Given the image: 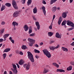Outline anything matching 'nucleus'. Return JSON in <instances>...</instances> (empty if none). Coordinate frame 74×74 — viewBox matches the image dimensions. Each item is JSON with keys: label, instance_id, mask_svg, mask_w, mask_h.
<instances>
[{"label": "nucleus", "instance_id": "1", "mask_svg": "<svg viewBox=\"0 0 74 74\" xmlns=\"http://www.w3.org/2000/svg\"><path fill=\"white\" fill-rule=\"evenodd\" d=\"M27 53H28V57L29 60L32 62H34V59L33 58V54L30 52L28 51Z\"/></svg>", "mask_w": 74, "mask_h": 74}, {"label": "nucleus", "instance_id": "2", "mask_svg": "<svg viewBox=\"0 0 74 74\" xmlns=\"http://www.w3.org/2000/svg\"><path fill=\"white\" fill-rule=\"evenodd\" d=\"M42 51L44 52V54H45V55H46V56H47V58H50L51 57V54L50 53L48 52V50L45 49L42 50Z\"/></svg>", "mask_w": 74, "mask_h": 74}, {"label": "nucleus", "instance_id": "3", "mask_svg": "<svg viewBox=\"0 0 74 74\" xmlns=\"http://www.w3.org/2000/svg\"><path fill=\"white\" fill-rule=\"evenodd\" d=\"M67 24L69 26H70L71 27H72L73 29H74V24L73 22L70 21L69 20H68L67 21Z\"/></svg>", "mask_w": 74, "mask_h": 74}, {"label": "nucleus", "instance_id": "4", "mask_svg": "<svg viewBox=\"0 0 74 74\" xmlns=\"http://www.w3.org/2000/svg\"><path fill=\"white\" fill-rule=\"evenodd\" d=\"M21 13V11H17L15 12L13 14V16L14 18H16V17H17L18 16V15L19 14Z\"/></svg>", "mask_w": 74, "mask_h": 74}, {"label": "nucleus", "instance_id": "5", "mask_svg": "<svg viewBox=\"0 0 74 74\" xmlns=\"http://www.w3.org/2000/svg\"><path fill=\"white\" fill-rule=\"evenodd\" d=\"M55 15H53V19L52 20V22L51 24V25L50 26H49V28L50 29H51V30H52V25H53V20H54L55 18Z\"/></svg>", "mask_w": 74, "mask_h": 74}, {"label": "nucleus", "instance_id": "6", "mask_svg": "<svg viewBox=\"0 0 74 74\" xmlns=\"http://www.w3.org/2000/svg\"><path fill=\"white\" fill-rule=\"evenodd\" d=\"M68 11L64 12L62 14V16L63 18H66L67 16V14H68Z\"/></svg>", "mask_w": 74, "mask_h": 74}, {"label": "nucleus", "instance_id": "7", "mask_svg": "<svg viewBox=\"0 0 74 74\" xmlns=\"http://www.w3.org/2000/svg\"><path fill=\"white\" fill-rule=\"evenodd\" d=\"M56 37L58 38H61V37H62V35H60L59 33L57 32L56 34Z\"/></svg>", "mask_w": 74, "mask_h": 74}, {"label": "nucleus", "instance_id": "8", "mask_svg": "<svg viewBox=\"0 0 74 74\" xmlns=\"http://www.w3.org/2000/svg\"><path fill=\"white\" fill-rule=\"evenodd\" d=\"M35 24L36 26H37V29L39 30L40 28V25L39 24V23L37 21L35 22Z\"/></svg>", "mask_w": 74, "mask_h": 74}, {"label": "nucleus", "instance_id": "9", "mask_svg": "<svg viewBox=\"0 0 74 74\" xmlns=\"http://www.w3.org/2000/svg\"><path fill=\"white\" fill-rule=\"evenodd\" d=\"M23 28L24 29V30H25V32H26L28 30L29 27L27 25H25L24 26Z\"/></svg>", "mask_w": 74, "mask_h": 74}, {"label": "nucleus", "instance_id": "10", "mask_svg": "<svg viewBox=\"0 0 74 74\" xmlns=\"http://www.w3.org/2000/svg\"><path fill=\"white\" fill-rule=\"evenodd\" d=\"M11 70H12V71L14 73V74H17V73H18V71H17L16 69H14L13 68H11Z\"/></svg>", "mask_w": 74, "mask_h": 74}, {"label": "nucleus", "instance_id": "11", "mask_svg": "<svg viewBox=\"0 0 74 74\" xmlns=\"http://www.w3.org/2000/svg\"><path fill=\"white\" fill-rule=\"evenodd\" d=\"M12 26H14V27H15V25L18 26V23H16V21H14L12 23Z\"/></svg>", "mask_w": 74, "mask_h": 74}, {"label": "nucleus", "instance_id": "12", "mask_svg": "<svg viewBox=\"0 0 74 74\" xmlns=\"http://www.w3.org/2000/svg\"><path fill=\"white\" fill-rule=\"evenodd\" d=\"M25 63V61L23 60H20V61L18 62V64L20 65H22L23 64Z\"/></svg>", "mask_w": 74, "mask_h": 74}, {"label": "nucleus", "instance_id": "13", "mask_svg": "<svg viewBox=\"0 0 74 74\" xmlns=\"http://www.w3.org/2000/svg\"><path fill=\"white\" fill-rule=\"evenodd\" d=\"M62 21V17H60L58 21V23L59 25H60V23H61Z\"/></svg>", "mask_w": 74, "mask_h": 74}, {"label": "nucleus", "instance_id": "14", "mask_svg": "<svg viewBox=\"0 0 74 74\" xmlns=\"http://www.w3.org/2000/svg\"><path fill=\"white\" fill-rule=\"evenodd\" d=\"M28 40L30 42H35V40L32 39L31 38H28Z\"/></svg>", "mask_w": 74, "mask_h": 74}, {"label": "nucleus", "instance_id": "15", "mask_svg": "<svg viewBox=\"0 0 74 74\" xmlns=\"http://www.w3.org/2000/svg\"><path fill=\"white\" fill-rule=\"evenodd\" d=\"M11 50V49L9 48H7L6 49H5L4 50V51H3V53L4 52H8L10 51Z\"/></svg>", "mask_w": 74, "mask_h": 74}, {"label": "nucleus", "instance_id": "16", "mask_svg": "<svg viewBox=\"0 0 74 74\" xmlns=\"http://www.w3.org/2000/svg\"><path fill=\"white\" fill-rule=\"evenodd\" d=\"M56 71L57 72H65V71L64 70H63L62 69H57Z\"/></svg>", "mask_w": 74, "mask_h": 74}, {"label": "nucleus", "instance_id": "17", "mask_svg": "<svg viewBox=\"0 0 74 74\" xmlns=\"http://www.w3.org/2000/svg\"><path fill=\"white\" fill-rule=\"evenodd\" d=\"M62 49L63 51H65V52H68V49L67 48H66L64 47H62Z\"/></svg>", "mask_w": 74, "mask_h": 74}, {"label": "nucleus", "instance_id": "18", "mask_svg": "<svg viewBox=\"0 0 74 74\" xmlns=\"http://www.w3.org/2000/svg\"><path fill=\"white\" fill-rule=\"evenodd\" d=\"M32 2V0H28L27 3V5L28 6L30 5L31 4Z\"/></svg>", "mask_w": 74, "mask_h": 74}, {"label": "nucleus", "instance_id": "19", "mask_svg": "<svg viewBox=\"0 0 74 74\" xmlns=\"http://www.w3.org/2000/svg\"><path fill=\"white\" fill-rule=\"evenodd\" d=\"M54 34V33L53 32H48V34L49 36V37H51L52 36H53V34Z\"/></svg>", "mask_w": 74, "mask_h": 74}, {"label": "nucleus", "instance_id": "20", "mask_svg": "<svg viewBox=\"0 0 74 74\" xmlns=\"http://www.w3.org/2000/svg\"><path fill=\"white\" fill-rule=\"evenodd\" d=\"M49 71V70L45 69L43 71V74H45Z\"/></svg>", "mask_w": 74, "mask_h": 74}, {"label": "nucleus", "instance_id": "21", "mask_svg": "<svg viewBox=\"0 0 74 74\" xmlns=\"http://www.w3.org/2000/svg\"><path fill=\"white\" fill-rule=\"evenodd\" d=\"M5 5L6 6V7H11V4L9 3H6L5 4Z\"/></svg>", "mask_w": 74, "mask_h": 74}, {"label": "nucleus", "instance_id": "22", "mask_svg": "<svg viewBox=\"0 0 74 74\" xmlns=\"http://www.w3.org/2000/svg\"><path fill=\"white\" fill-rule=\"evenodd\" d=\"M21 48L23 49H27L26 46L25 45H23L21 47Z\"/></svg>", "mask_w": 74, "mask_h": 74}, {"label": "nucleus", "instance_id": "23", "mask_svg": "<svg viewBox=\"0 0 74 74\" xmlns=\"http://www.w3.org/2000/svg\"><path fill=\"white\" fill-rule=\"evenodd\" d=\"M3 59H5L6 57H7V54L6 53H3Z\"/></svg>", "mask_w": 74, "mask_h": 74}, {"label": "nucleus", "instance_id": "24", "mask_svg": "<svg viewBox=\"0 0 74 74\" xmlns=\"http://www.w3.org/2000/svg\"><path fill=\"white\" fill-rule=\"evenodd\" d=\"M67 70L68 71L71 70H72V66H69L68 68H67Z\"/></svg>", "mask_w": 74, "mask_h": 74}, {"label": "nucleus", "instance_id": "25", "mask_svg": "<svg viewBox=\"0 0 74 74\" xmlns=\"http://www.w3.org/2000/svg\"><path fill=\"white\" fill-rule=\"evenodd\" d=\"M4 30H5L4 29H1L0 30V33H1V34H3V33L4 32Z\"/></svg>", "mask_w": 74, "mask_h": 74}, {"label": "nucleus", "instance_id": "26", "mask_svg": "<svg viewBox=\"0 0 74 74\" xmlns=\"http://www.w3.org/2000/svg\"><path fill=\"white\" fill-rule=\"evenodd\" d=\"M58 0H51V2H50V4H52L53 3H55V2H56V1H57Z\"/></svg>", "mask_w": 74, "mask_h": 74}, {"label": "nucleus", "instance_id": "27", "mask_svg": "<svg viewBox=\"0 0 74 74\" xmlns=\"http://www.w3.org/2000/svg\"><path fill=\"white\" fill-rule=\"evenodd\" d=\"M12 4L13 6L16 5V1L14 0H13L12 1Z\"/></svg>", "mask_w": 74, "mask_h": 74}, {"label": "nucleus", "instance_id": "28", "mask_svg": "<svg viewBox=\"0 0 74 74\" xmlns=\"http://www.w3.org/2000/svg\"><path fill=\"white\" fill-rule=\"evenodd\" d=\"M12 66H13V69H16V66L14 64H12Z\"/></svg>", "mask_w": 74, "mask_h": 74}, {"label": "nucleus", "instance_id": "29", "mask_svg": "<svg viewBox=\"0 0 74 74\" xmlns=\"http://www.w3.org/2000/svg\"><path fill=\"white\" fill-rule=\"evenodd\" d=\"M66 20L64 21L62 23V26H64L66 25Z\"/></svg>", "mask_w": 74, "mask_h": 74}, {"label": "nucleus", "instance_id": "30", "mask_svg": "<svg viewBox=\"0 0 74 74\" xmlns=\"http://www.w3.org/2000/svg\"><path fill=\"white\" fill-rule=\"evenodd\" d=\"M9 35L8 34H5L3 36V37H4L5 38H6L7 37H8V36H9Z\"/></svg>", "mask_w": 74, "mask_h": 74}, {"label": "nucleus", "instance_id": "31", "mask_svg": "<svg viewBox=\"0 0 74 74\" xmlns=\"http://www.w3.org/2000/svg\"><path fill=\"white\" fill-rule=\"evenodd\" d=\"M13 6L14 7V9H15V10H18V6H17V5H14Z\"/></svg>", "mask_w": 74, "mask_h": 74}, {"label": "nucleus", "instance_id": "32", "mask_svg": "<svg viewBox=\"0 0 74 74\" xmlns=\"http://www.w3.org/2000/svg\"><path fill=\"white\" fill-rule=\"evenodd\" d=\"M34 52H35V53H39L40 52V51L36 49H35V50H34Z\"/></svg>", "mask_w": 74, "mask_h": 74}, {"label": "nucleus", "instance_id": "33", "mask_svg": "<svg viewBox=\"0 0 74 74\" xmlns=\"http://www.w3.org/2000/svg\"><path fill=\"white\" fill-rule=\"evenodd\" d=\"M34 43H35V42H31L30 43H29V46H30V47H32L33 46V44H34Z\"/></svg>", "mask_w": 74, "mask_h": 74}, {"label": "nucleus", "instance_id": "34", "mask_svg": "<svg viewBox=\"0 0 74 74\" xmlns=\"http://www.w3.org/2000/svg\"><path fill=\"white\" fill-rule=\"evenodd\" d=\"M5 6L2 5L1 10H5Z\"/></svg>", "mask_w": 74, "mask_h": 74}, {"label": "nucleus", "instance_id": "35", "mask_svg": "<svg viewBox=\"0 0 74 74\" xmlns=\"http://www.w3.org/2000/svg\"><path fill=\"white\" fill-rule=\"evenodd\" d=\"M49 49H51V50H53L54 49H55V47H49Z\"/></svg>", "mask_w": 74, "mask_h": 74}, {"label": "nucleus", "instance_id": "36", "mask_svg": "<svg viewBox=\"0 0 74 74\" xmlns=\"http://www.w3.org/2000/svg\"><path fill=\"white\" fill-rule=\"evenodd\" d=\"M29 68H30V65L28 64L27 65V66H26V69L27 70H29Z\"/></svg>", "mask_w": 74, "mask_h": 74}, {"label": "nucleus", "instance_id": "37", "mask_svg": "<svg viewBox=\"0 0 74 74\" xmlns=\"http://www.w3.org/2000/svg\"><path fill=\"white\" fill-rule=\"evenodd\" d=\"M37 10H33V12L34 14L37 13Z\"/></svg>", "mask_w": 74, "mask_h": 74}, {"label": "nucleus", "instance_id": "38", "mask_svg": "<svg viewBox=\"0 0 74 74\" xmlns=\"http://www.w3.org/2000/svg\"><path fill=\"white\" fill-rule=\"evenodd\" d=\"M73 29V27H72L71 28H69L67 30L68 31H70V30H72Z\"/></svg>", "mask_w": 74, "mask_h": 74}, {"label": "nucleus", "instance_id": "39", "mask_svg": "<svg viewBox=\"0 0 74 74\" xmlns=\"http://www.w3.org/2000/svg\"><path fill=\"white\" fill-rule=\"evenodd\" d=\"M43 12L45 15H46V11H45V10H43Z\"/></svg>", "mask_w": 74, "mask_h": 74}, {"label": "nucleus", "instance_id": "40", "mask_svg": "<svg viewBox=\"0 0 74 74\" xmlns=\"http://www.w3.org/2000/svg\"><path fill=\"white\" fill-rule=\"evenodd\" d=\"M34 35H35V33L32 34H29V36L30 37H33V36H34Z\"/></svg>", "mask_w": 74, "mask_h": 74}, {"label": "nucleus", "instance_id": "41", "mask_svg": "<svg viewBox=\"0 0 74 74\" xmlns=\"http://www.w3.org/2000/svg\"><path fill=\"white\" fill-rule=\"evenodd\" d=\"M60 47V45H58L56 47H54L55 49H58Z\"/></svg>", "mask_w": 74, "mask_h": 74}, {"label": "nucleus", "instance_id": "42", "mask_svg": "<svg viewBox=\"0 0 74 74\" xmlns=\"http://www.w3.org/2000/svg\"><path fill=\"white\" fill-rule=\"evenodd\" d=\"M55 42V41L52 40V41H50L49 42L50 44H52V43H53Z\"/></svg>", "mask_w": 74, "mask_h": 74}, {"label": "nucleus", "instance_id": "43", "mask_svg": "<svg viewBox=\"0 0 74 74\" xmlns=\"http://www.w3.org/2000/svg\"><path fill=\"white\" fill-rule=\"evenodd\" d=\"M74 63V61H71L70 62V64L71 65H73Z\"/></svg>", "mask_w": 74, "mask_h": 74}, {"label": "nucleus", "instance_id": "44", "mask_svg": "<svg viewBox=\"0 0 74 74\" xmlns=\"http://www.w3.org/2000/svg\"><path fill=\"white\" fill-rule=\"evenodd\" d=\"M4 41V40L2 38H1L0 39V42H3Z\"/></svg>", "mask_w": 74, "mask_h": 74}, {"label": "nucleus", "instance_id": "45", "mask_svg": "<svg viewBox=\"0 0 74 74\" xmlns=\"http://www.w3.org/2000/svg\"><path fill=\"white\" fill-rule=\"evenodd\" d=\"M55 67H57V68H59V65H58V64H56Z\"/></svg>", "mask_w": 74, "mask_h": 74}, {"label": "nucleus", "instance_id": "46", "mask_svg": "<svg viewBox=\"0 0 74 74\" xmlns=\"http://www.w3.org/2000/svg\"><path fill=\"white\" fill-rule=\"evenodd\" d=\"M32 32V30L29 29V34H30V33H31Z\"/></svg>", "mask_w": 74, "mask_h": 74}, {"label": "nucleus", "instance_id": "47", "mask_svg": "<svg viewBox=\"0 0 74 74\" xmlns=\"http://www.w3.org/2000/svg\"><path fill=\"white\" fill-rule=\"evenodd\" d=\"M10 41H11V42H12L13 44H14V40L12 39L10 40Z\"/></svg>", "mask_w": 74, "mask_h": 74}, {"label": "nucleus", "instance_id": "48", "mask_svg": "<svg viewBox=\"0 0 74 74\" xmlns=\"http://www.w3.org/2000/svg\"><path fill=\"white\" fill-rule=\"evenodd\" d=\"M42 3H43V4H46V3L45 1H44V0L42 1Z\"/></svg>", "mask_w": 74, "mask_h": 74}, {"label": "nucleus", "instance_id": "49", "mask_svg": "<svg viewBox=\"0 0 74 74\" xmlns=\"http://www.w3.org/2000/svg\"><path fill=\"white\" fill-rule=\"evenodd\" d=\"M56 63H52V64L53 66H56Z\"/></svg>", "mask_w": 74, "mask_h": 74}, {"label": "nucleus", "instance_id": "50", "mask_svg": "<svg viewBox=\"0 0 74 74\" xmlns=\"http://www.w3.org/2000/svg\"><path fill=\"white\" fill-rule=\"evenodd\" d=\"M22 1L23 2V4H25V3L26 0H22Z\"/></svg>", "mask_w": 74, "mask_h": 74}, {"label": "nucleus", "instance_id": "51", "mask_svg": "<svg viewBox=\"0 0 74 74\" xmlns=\"http://www.w3.org/2000/svg\"><path fill=\"white\" fill-rule=\"evenodd\" d=\"M16 64L18 68V69H19V68H20V66H19L18 64Z\"/></svg>", "mask_w": 74, "mask_h": 74}, {"label": "nucleus", "instance_id": "52", "mask_svg": "<svg viewBox=\"0 0 74 74\" xmlns=\"http://www.w3.org/2000/svg\"><path fill=\"white\" fill-rule=\"evenodd\" d=\"M71 46H74V42H73L71 44Z\"/></svg>", "mask_w": 74, "mask_h": 74}, {"label": "nucleus", "instance_id": "53", "mask_svg": "<svg viewBox=\"0 0 74 74\" xmlns=\"http://www.w3.org/2000/svg\"><path fill=\"white\" fill-rule=\"evenodd\" d=\"M1 25H5V22L4 21H2L1 23Z\"/></svg>", "mask_w": 74, "mask_h": 74}, {"label": "nucleus", "instance_id": "54", "mask_svg": "<svg viewBox=\"0 0 74 74\" xmlns=\"http://www.w3.org/2000/svg\"><path fill=\"white\" fill-rule=\"evenodd\" d=\"M53 10H56V6H55L54 7H53L52 8Z\"/></svg>", "mask_w": 74, "mask_h": 74}, {"label": "nucleus", "instance_id": "55", "mask_svg": "<svg viewBox=\"0 0 74 74\" xmlns=\"http://www.w3.org/2000/svg\"><path fill=\"white\" fill-rule=\"evenodd\" d=\"M34 46L35 47H36L37 48H38V45L37 44L35 45Z\"/></svg>", "mask_w": 74, "mask_h": 74}, {"label": "nucleus", "instance_id": "56", "mask_svg": "<svg viewBox=\"0 0 74 74\" xmlns=\"http://www.w3.org/2000/svg\"><path fill=\"white\" fill-rule=\"evenodd\" d=\"M19 54L20 55H23V53L22 51H20L19 53Z\"/></svg>", "mask_w": 74, "mask_h": 74}, {"label": "nucleus", "instance_id": "57", "mask_svg": "<svg viewBox=\"0 0 74 74\" xmlns=\"http://www.w3.org/2000/svg\"><path fill=\"white\" fill-rule=\"evenodd\" d=\"M42 10H45V8L44 6H43L42 7Z\"/></svg>", "mask_w": 74, "mask_h": 74}, {"label": "nucleus", "instance_id": "58", "mask_svg": "<svg viewBox=\"0 0 74 74\" xmlns=\"http://www.w3.org/2000/svg\"><path fill=\"white\" fill-rule=\"evenodd\" d=\"M46 67H48V68H49V69H51V67L49 66V65H47L46 66Z\"/></svg>", "mask_w": 74, "mask_h": 74}, {"label": "nucleus", "instance_id": "59", "mask_svg": "<svg viewBox=\"0 0 74 74\" xmlns=\"http://www.w3.org/2000/svg\"><path fill=\"white\" fill-rule=\"evenodd\" d=\"M29 30H32V27H29Z\"/></svg>", "mask_w": 74, "mask_h": 74}, {"label": "nucleus", "instance_id": "60", "mask_svg": "<svg viewBox=\"0 0 74 74\" xmlns=\"http://www.w3.org/2000/svg\"><path fill=\"white\" fill-rule=\"evenodd\" d=\"M33 19L34 20H35V21L36 20V18H35V17L34 16L33 17Z\"/></svg>", "mask_w": 74, "mask_h": 74}, {"label": "nucleus", "instance_id": "61", "mask_svg": "<svg viewBox=\"0 0 74 74\" xmlns=\"http://www.w3.org/2000/svg\"><path fill=\"white\" fill-rule=\"evenodd\" d=\"M73 1V0H70V3H71Z\"/></svg>", "mask_w": 74, "mask_h": 74}, {"label": "nucleus", "instance_id": "62", "mask_svg": "<svg viewBox=\"0 0 74 74\" xmlns=\"http://www.w3.org/2000/svg\"><path fill=\"white\" fill-rule=\"evenodd\" d=\"M40 45H43V42H42L40 43Z\"/></svg>", "mask_w": 74, "mask_h": 74}, {"label": "nucleus", "instance_id": "63", "mask_svg": "<svg viewBox=\"0 0 74 74\" xmlns=\"http://www.w3.org/2000/svg\"><path fill=\"white\" fill-rule=\"evenodd\" d=\"M9 74H12V72L11 71H9Z\"/></svg>", "mask_w": 74, "mask_h": 74}, {"label": "nucleus", "instance_id": "64", "mask_svg": "<svg viewBox=\"0 0 74 74\" xmlns=\"http://www.w3.org/2000/svg\"><path fill=\"white\" fill-rule=\"evenodd\" d=\"M35 57L37 59H38V56L37 55H36Z\"/></svg>", "mask_w": 74, "mask_h": 74}]
</instances>
